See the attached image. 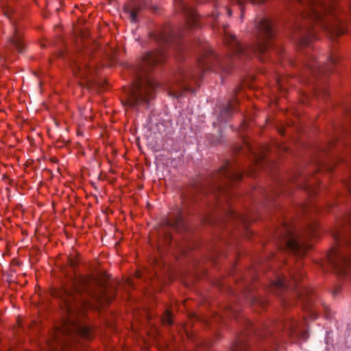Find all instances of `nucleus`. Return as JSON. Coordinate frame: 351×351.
Instances as JSON below:
<instances>
[{
  "label": "nucleus",
  "instance_id": "f03ea898",
  "mask_svg": "<svg viewBox=\"0 0 351 351\" xmlns=\"http://www.w3.org/2000/svg\"><path fill=\"white\" fill-rule=\"evenodd\" d=\"M333 237L336 243L328 252L327 258L338 273L344 274L347 269L351 267V247L346 241L340 243L339 235Z\"/></svg>",
  "mask_w": 351,
  "mask_h": 351
},
{
  "label": "nucleus",
  "instance_id": "6e6552de",
  "mask_svg": "<svg viewBox=\"0 0 351 351\" xmlns=\"http://www.w3.org/2000/svg\"><path fill=\"white\" fill-rule=\"evenodd\" d=\"M12 43L14 45L15 48L19 51L22 52L24 48L22 38L19 33L15 30L14 36L12 40Z\"/></svg>",
  "mask_w": 351,
  "mask_h": 351
},
{
  "label": "nucleus",
  "instance_id": "0eeeda50",
  "mask_svg": "<svg viewBox=\"0 0 351 351\" xmlns=\"http://www.w3.org/2000/svg\"><path fill=\"white\" fill-rule=\"evenodd\" d=\"M259 31L263 33L267 38L271 37L272 29L271 24L269 20L263 19L258 25Z\"/></svg>",
  "mask_w": 351,
  "mask_h": 351
},
{
  "label": "nucleus",
  "instance_id": "f3484780",
  "mask_svg": "<svg viewBox=\"0 0 351 351\" xmlns=\"http://www.w3.org/2000/svg\"><path fill=\"white\" fill-rule=\"evenodd\" d=\"M198 64H199V66L204 67V60L199 59L198 60Z\"/></svg>",
  "mask_w": 351,
  "mask_h": 351
},
{
  "label": "nucleus",
  "instance_id": "423d86ee",
  "mask_svg": "<svg viewBox=\"0 0 351 351\" xmlns=\"http://www.w3.org/2000/svg\"><path fill=\"white\" fill-rule=\"evenodd\" d=\"M225 43L229 47L232 48L234 53H243V47L237 40L235 37L232 35H228L226 33Z\"/></svg>",
  "mask_w": 351,
  "mask_h": 351
},
{
  "label": "nucleus",
  "instance_id": "7ed1b4c3",
  "mask_svg": "<svg viewBox=\"0 0 351 351\" xmlns=\"http://www.w3.org/2000/svg\"><path fill=\"white\" fill-rule=\"evenodd\" d=\"M156 87V83L152 79L136 82L128 96L127 105L134 107L143 102H148L152 98V94Z\"/></svg>",
  "mask_w": 351,
  "mask_h": 351
},
{
  "label": "nucleus",
  "instance_id": "a211bd4d",
  "mask_svg": "<svg viewBox=\"0 0 351 351\" xmlns=\"http://www.w3.org/2000/svg\"><path fill=\"white\" fill-rule=\"evenodd\" d=\"M227 11H228V15L230 16L232 15L231 11L229 9H227Z\"/></svg>",
  "mask_w": 351,
  "mask_h": 351
},
{
  "label": "nucleus",
  "instance_id": "aec40b11",
  "mask_svg": "<svg viewBox=\"0 0 351 351\" xmlns=\"http://www.w3.org/2000/svg\"><path fill=\"white\" fill-rule=\"evenodd\" d=\"M136 276L139 278L140 275L138 274H136Z\"/></svg>",
  "mask_w": 351,
  "mask_h": 351
},
{
  "label": "nucleus",
  "instance_id": "4468645a",
  "mask_svg": "<svg viewBox=\"0 0 351 351\" xmlns=\"http://www.w3.org/2000/svg\"><path fill=\"white\" fill-rule=\"evenodd\" d=\"M69 263L71 267H75L77 265V261L76 259H72L71 258H69Z\"/></svg>",
  "mask_w": 351,
  "mask_h": 351
},
{
  "label": "nucleus",
  "instance_id": "9b49d317",
  "mask_svg": "<svg viewBox=\"0 0 351 351\" xmlns=\"http://www.w3.org/2000/svg\"><path fill=\"white\" fill-rule=\"evenodd\" d=\"M90 72L89 66H85L83 70L79 69L78 71H74L75 75L81 77H87L88 74Z\"/></svg>",
  "mask_w": 351,
  "mask_h": 351
},
{
  "label": "nucleus",
  "instance_id": "2eb2a0df",
  "mask_svg": "<svg viewBox=\"0 0 351 351\" xmlns=\"http://www.w3.org/2000/svg\"><path fill=\"white\" fill-rule=\"evenodd\" d=\"M130 17H131V21L135 22L137 19L136 12L134 11H131L130 12Z\"/></svg>",
  "mask_w": 351,
  "mask_h": 351
},
{
  "label": "nucleus",
  "instance_id": "39448f33",
  "mask_svg": "<svg viewBox=\"0 0 351 351\" xmlns=\"http://www.w3.org/2000/svg\"><path fill=\"white\" fill-rule=\"evenodd\" d=\"M163 54L161 52L156 51L145 54L143 60L145 64L154 66L161 63L163 61Z\"/></svg>",
  "mask_w": 351,
  "mask_h": 351
},
{
  "label": "nucleus",
  "instance_id": "1a4fd4ad",
  "mask_svg": "<svg viewBox=\"0 0 351 351\" xmlns=\"http://www.w3.org/2000/svg\"><path fill=\"white\" fill-rule=\"evenodd\" d=\"M198 18L195 10H192L188 13L186 19V25L189 28H192L196 25Z\"/></svg>",
  "mask_w": 351,
  "mask_h": 351
},
{
  "label": "nucleus",
  "instance_id": "ddd939ff",
  "mask_svg": "<svg viewBox=\"0 0 351 351\" xmlns=\"http://www.w3.org/2000/svg\"><path fill=\"white\" fill-rule=\"evenodd\" d=\"M315 229H316L315 226H313V227L309 228V230H308V237L309 238H313L315 237Z\"/></svg>",
  "mask_w": 351,
  "mask_h": 351
},
{
  "label": "nucleus",
  "instance_id": "20e7f679",
  "mask_svg": "<svg viewBox=\"0 0 351 351\" xmlns=\"http://www.w3.org/2000/svg\"><path fill=\"white\" fill-rule=\"evenodd\" d=\"M286 243V249L298 256L304 255L311 247L305 242L303 238L295 235H290Z\"/></svg>",
  "mask_w": 351,
  "mask_h": 351
},
{
  "label": "nucleus",
  "instance_id": "dca6fc26",
  "mask_svg": "<svg viewBox=\"0 0 351 351\" xmlns=\"http://www.w3.org/2000/svg\"><path fill=\"white\" fill-rule=\"evenodd\" d=\"M252 3H262L265 0H248Z\"/></svg>",
  "mask_w": 351,
  "mask_h": 351
},
{
  "label": "nucleus",
  "instance_id": "f257e3e1",
  "mask_svg": "<svg viewBox=\"0 0 351 351\" xmlns=\"http://www.w3.org/2000/svg\"><path fill=\"white\" fill-rule=\"evenodd\" d=\"M98 282L93 276H79L71 282V287L66 286L59 293L62 298L63 304L61 308L67 315L62 326L56 328L53 339L56 341H60V336L80 337L88 339L92 337V332L90 328L86 326L84 322L75 317V307L71 302L76 300L75 294L82 292L93 295L92 287Z\"/></svg>",
  "mask_w": 351,
  "mask_h": 351
},
{
  "label": "nucleus",
  "instance_id": "6ab92c4d",
  "mask_svg": "<svg viewBox=\"0 0 351 351\" xmlns=\"http://www.w3.org/2000/svg\"><path fill=\"white\" fill-rule=\"evenodd\" d=\"M293 280H295V281H297V280H298V279L296 278V277H293Z\"/></svg>",
  "mask_w": 351,
  "mask_h": 351
},
{
  "label": "nucleus",
  "instance_id": "f8f14e48",
  "mask_svg": "<svg viewBox=\"0 0 351 351\" xmlns=\"http://www.w3.org/2000/svg\"><path fill=\"white\" fill-rule=\"evenodd\" d=\"M272 285L276 287H282L285 285V280L284 278H280L273 282Z\"/></svg>",
  "mask_w": 351,
  "mask_h": 351
},
{
  "label": "nucleus",
  "instance_id": "9d476101",
  "mask_svg": "<svg viewBox=\"0 0 351 351\" xmlns=\"http://www.w3.org/2000/svg\"><path fill=\"white\" fill-rule=\"evenodd\" d=\"M162 322L163 324L171 325L173 323L172 314L169 311H166L164 315L162 317Z\"/></svg>",
  "mask_w": 351,
  "mask_h": 351
}]
</instances>
